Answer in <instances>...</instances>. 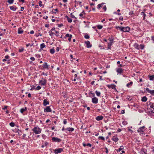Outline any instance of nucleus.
<instances>
[{
	"label": "nucleus",
	"mask_w": 154,
	"mask_h": 154,
	"mask_svg": "<svg viewBox=\"0 0 154 154\" xmlns=\"http://www.w3.org/2000/svg\"><path fill=\"white\" fill-rule=\"evenodd\" d=\"M32 131L35 134H38L41 133L42 130L38 127H35L32 129Z\"/></svg>",
	"instance_id": "1"
},
{
	"label": "nucleus",
	"mask_w": 154,
	"mask_h": 154,
	"mask_svg": "<svg viewBox=\"0 0 154 154\" xmlns=\"http://www.w3.org/2000/svg\"><path fill=\"white\" fill-rule=\"evenodd\" d=\"M134 48L137 49H143L144 48V45H143L140 44L139 45L137 43H135L134 45Z\"/></svg>",
	"instance_id": "2"
},
{
	"label": "nucleus",
	"mask_w": 154,
	"mask_h": 154,
	"mask_svg": "<svg viewBox=\"0 0 154 154\" xmlns=\"http://www.w3.org/2000/svg\"><path fill=\"white\" fill-rule=\"evenodd\" d=\"M149 105H150V107L151 108L149 113H151L152 115L154 116V103L150 102Z\"/></svg>",
	"instance_id": "3"
},
{
	"label": "nucleus",
	"mask_w": 154,
	"mask_h": 154,
	"mask_svg": "<svg viewBox=\"0 0 154 154\" xmlns=\"http://www.w3.org/2000/svg\"><path fill=\"white\" fill-rule=\"evenodd\" d=\"M145 127L142 126L140 128L137 130V131L140 133L141 134H144V131H145Z\"/></svg>",
	"instance_id": "4"
},
{
	"label": "nucleus",
	"mask_w": 154,
	"mask_h": 154,
	"mask_svg": "<svg viewBox=\"0 0 154 154\" xmlns=\"http://www.w3.org/2000/svg\"><path fill=\"white\" fill-rule=\"evenodd\" d=\"M51 140L52 142H54L59 143L61 141V139L56 137H53Z\"/></svg>",
	"instance_id": "5"
},
{
	"label": "nucleus",
	"mask_w": 154,
	"mask_h": 154,
	"mask_svg": "<svg viewBox=\"0 0 154 154\" xmlns=\"http://www.w3.org/2000/svg\"><path fill=\"white\" fill-rule=\"evenodd\" d=\"M46 107L44 109V112H51L52 111V110L50 108V106H46Z\"/></svg>",
	"instance_id": "6"
},
{
	"label": "nucleus",
	"mask_w": 154,
	"mask_h": 154,
	"mask_svg": "<svg viewBox=\"0 0 154 154\" xmlns=\"http://www.w3.org/2000/svg\"><path fill=\"white\" fill-rule=\"evenodd\" d=\"M42 69H49V65H48V63L46 62H44V64L42 65Z\"/></svg>",
	"instance_id": "7"
},
{
	"label": "nucleus",
	"mask_w": 154,
	"mask_h": 154,
	"mask_svg": "<svg viewBox=\"0 0 154 154\" xmlns=\"http://www.w3.org/2000/svg\"><path fill=\"white\" fill-rule=\"evenodd\" d=\"M107 86L109 88H111L112 89H114V91H117L116 88V85L114 84L107 85Z\"/></svg>",
	"instance_id": "8"
},
{
	"label": "nucleus",
	"mask_w": 154,
	"mask_h": 154,
	"mask_svg": "<svg viewBox=\"0 0 154 154\" xmlns=\"http://www.w3.org/2000/svg\"><path fill=\"white\" fill-rule=\"evenodd\" d=\"M63 151V149L62 148L56 149L54 150V152L55 154H57Z\"/></svg>",
	"instance_id": "9"
},
{
	"label": "nucleus",
	"mask_w": 154,
	"mask_h": 154,
	"mask_svg": "<svg viewBox=\"0 0 154 154\" xmlns=\"http://www.w3.org/2000/svg\"><path fill=\"white\" fill-rule=\"evenodd\" d=\"M98 99L96 97H94L92 99V102L94 104H97L98 102Z\"/></svg>",
	"instance_id": "10"
},
{
	"label": "nucleus",
	"mask_w": 154,
	"mask_h": 154,
	"mask_svg": "<svg viewBox=\"0 0 154 154\" xmlns=\"http://www.w3.org/2000/svg\"><path fill=\"white\" fill-rule=\"evenodd\" d=\"M123 32H129L130 30V28L128 26H126L125 27H123Z\"/></svg>",
	"instance_id": "11"
},
{
	"label": "nucleus",
	"mask_w": 154,
	"mask_h": 154,
	"mask_svg": "<svg viewBox=\"0 0 154 154\" xmlns=\"http://www.w3.org/2000/svg\"><path fill=\"white\" fill-rule=\"evenodd\" d=\"M49 104V102L46 99H45L43 100V105L44 106H46L48 105Z\"/></svg>",
	"instance_id": "12"
},
{
	"label": "nucleus",
	"mask_w": 154,
	"mask_h": 154,
	"mask_svg": "<svg viewBox=\"0 0 154 154\" xmlns=\"http://www.w3.org/2000/svg\"><path fill=\"white\" fill-rule=\"evenodd\" d=\"M47 81L45 79H44V80H41L39 81V83L41 84L42 85H45L46 84Z\"/></svg>",
	"instance_id": "13"
},
{
	"label": "nucleus",
	"mask_w": 154,
	"mask_h": 154,
	"mask_svg": "<svg viewBox=\"0 0 154 154\" xmlns=\"http://www.w3.org/2000/svg\"><path fill=\"white\" fill-rule=\"evenodd\" d=\"M85 43L86 45V47L87 48H90L91 47L92 45L91 44L90 42L89 41H86Z\"/></svg>",
	"instance_id": "14"
},
{
	"label": "nucleus",
	"mask_w": 154,
	"mask_h": 154,
	"mask_svg": "<svg viewBox=\"0 0 154 154\" xmlns=\"http://www.w3.org/2000/svg\"><path fill=\"white\" fill-rule=\"evenodd\" d=\"M103 118V117L102 116H97L96 117L95 119L97 121H100L102 120Z\"/></svg>",
	"instance_id": "15"
},
{
	"label": "nucleus",
	"mask_w": 154,
	"mask_h": 154,
	"mask_svg": "<svg viewBox=\"0 0 154 154\" xmlns=\"http://www.w3.org/2000/svg\"><path fill=\"white\" fill-rule=\"evenodd\" d=\"M112 140L115 142H117L119 140V139L117 137V135L116 136H113L112 138Z\"/></svg>",
	"instance_id": "16"
},
{
	"label": "nucleus",
	"mask_w": 154,
	"mask_h": 154,
	"mask_svg": "<svg viewBox=\"0 0 154 154\" xmlns=\"http://www.w3.org/2000/svg\"><path fill=\"white\" fill-rule=\"evenodd\" d=\"M9 8L11 10L14 11H15L17 9V8L16 7V6L14 5L10 6Z\"/></svg>",
	"instance_id": "17"
},
{
	"label": "nucleus",
	"mask_w": 154,
	"mask_h": 154,
	"mask_svg": "<svg viewBox=\"0 0 154 154\" xmlns=\"http://www.w3.org/2000/svg\"><path fill=\"white\" fill-rule=\"evenodd\" d=\"M46 46L45 44L44 43L41 44L40 45V51H42L43 50V48L45 47Z\"/></svg>",
	"instance_id": "18"
},
{
	"label": "nucleus",
	"mask_w": 154,
	"mask_h": 154,
	"mask_svg": "<svg viewBox=\"0 0 154 154\" xmlns=\"http://www.w3.org/2000/svg\"><path fill=\"white\" fill-rule=\"evenodd\" d=\"M23 31L21 27L19 28L18 29V33L19 34H22L23 33Z\"/></svg>",
	"instance_id": "19"
},
{
	"label": "nucleus",
	"mask_w": 154,
	"mask_h": 154,
	"mask_svg": "<svg viewBox=\"0 0 154 154\" xmlns=\"http://www.w3.org/2000/svg\"><path fill=\"white\" fill-rule=\"evenodd\" d=\"M147 150L144 149H142L140 151V152L142 154H147Z\"/></svg>",
	"instance_id": "20"
},
{
	"label": "nucleus",
	"mask_w": 154,
	"mask_h": 154,
	"mask_svg": "<svg viewBox=\"0 0 154 154\" xmlns=\"http://www.w3.org/2000/svg\"><path fill=\"white\" fill-rule=\"evenodd\" d=\"M116 72L120 74H121L123 72V70L121 68H119L117 69Z\"/></svg>",
	"instance_id": "21"
},
{
	"label": "nucleus",
	"mask_w": 154,
	"mask_h": 154,
	"mask_svg": "<svg viewBox=\"0 0 154 154\" xmlns=\"http://www.w3.org/2000/svg\"><path fill=\"white\" fill-rule=\"evenodd\" d=\"M74 128H67L65 129V130H68L69 131L72 132L74 131Z\"/></svg>",
	"instance_id": "22"
},
{
	"label": "nucleus",
	"mask_w": 154,
	"mask_h": 154,
	"mask_svg": "<svg viewBox=\"0 0 154 154\" xmlns=\"http://www.w3.org/2000/svg\"><path fill=\"white\" fill-rule=\"evenodd\" d=\"M116 29H119L121 31H122V32H123V27H122V26H116Z\"/></svg>",
	"instance_id": "23"
},
{
	"label": "nucleus",
	"mask_w": 154,
	"mask_h": 154,
	"mask_svg": "<svg viewBox=\"0 0 154 154\" xmlns=\"http://www.w3.org/2000/svg\"><path fill=\"white\" fill-rule=\"evenodd\" d=\"M13 131L15 133H18V134H19V131L21 132V131L18 128H15L13 129Z\"/></svg>",
	"instance_id": "24"
},
{
	"label": "nucleus",
	"mask_w": 154,
	"mask_h": 154,
	"mask_svg": "<svg viewBox=\"0 0 154 154\" xmlns=\"http://www.w3.org/2000/svg\"><path fill=\"white\" fill-rule=\"evenodd\" d=\"M141 15L143 16V20H144L145 19V17L146 16V14L144 13V12H142L141 13Z\"/></svg>",
	"instance_id": "25"
},
{
	"label": "nucleus",
	"mask_w": 154,
	"mask_h": 154,
	"mask_svg": "<svg viewBox=\"0 0 154 154\" xmlns=\"http://www.w3.org/2000/svg\"><path fill=\"white\" fill-rule=\"evenodd\" d=\"M27 110V108L26 107H25L24 108H22L20 109V112L21 113H23L24 111H26Z\"/></svg>",
	"instance_id": "26"
},
{
	"label": "nucleus",
	"mask_w": 154,
	"mask_h": 154,
	"mask_svg": "<svg viewBox=\"0 0 154 154\" xmlns=\"http://www.w3.org/2000/svg\"><path fill=\"white\" fill-rule=\"evenodd\" d=\"M147 100V98L146 97V96H144L143 97H142L141 99V100L143 102H146Z\"/></svg>",
	"instance_id": "27"
},
{
	"label": "nucleus",
	"mask_w": 154,
	"mask_h": 154,
	"mask_svg": "<svg viewBox=\"0 0 154 154\" xmlns=\"http://www.w3.org/2000/svg\"><path fill=\"white\" fill-rule=\"evenodd\" d=\"M66 18H67L68 22L71 23L72 22V19L71 18H69V17L67 16H66Z\"/></svg>",
	"instance_id": "28"
},
{
	"label": "nucleus",
	"mask_w": 154,
	"mask_h": 154,
	"mask_svg": "<svg viewBox=\"0 0 154 154\" xmlns=\"http://www.w3.org/2000/svg\"><path fill=\"white\" fill-rule=\"evenodd\" d=\"M133 84L132 82H131L127 84L126 85V86L128 88H130V86H131Z\"/></svg>",
	"instance_id": "29"
},
{
	"label": "nucleus",
	"mask_w": 154,
	"mask_h": 154,
	"mask_svg": "<svg viewBox=\"0 0 154 154\" xmlns=\"http://www.w3.org/2000/svg\"><path fill=\"white\" fill-rule=\"evenodd\" d=\"M50 52L51 54H54L55 51V50L54 49V48H53L52 49H51L50 50Z\"/></svg>",
	"instance_id": "30"
},
{
	"label": "nucleus",
	"mask_w": 154,
	"mask_h": 154,
	"mask_svg": "<svg viewBox=\"0 0 154 154\" xmlns=\"http://www.w3.org/2000/svg\"><path fill=\"white\" fill-rule=\"evenodd\" d=\"M95 92L97 96L99 97L100 96V92L98 91H96Z\"/></svg>",
	"instance_id": "31"
},
{
	"label": "nucleus",
	"mask_w": 154,
	"mask_h": 154,
	"mask_svg": "<svg viewBox=\"0 0 154 154\" xmlns=\"http://www.w3.org/2000/svg\"><path fill=\"white\" fill-rule=\"evenodd\" d=\"M149 79L150 80H154V75H149Z\"/></svg>",
	"instance_id": "32"
},
{
	"label": "nucleus",
	"mask_w": 154,
	"mask_h": 154,
	"mask_svg": "<svg viewBox=\"0 0 154 154\" xmlns=\"http://www.w3.org/2000/svg\"><path fill=\"white\" fill-rule=\"evenodd\" d=\"M14 0H8L7 2H8L9 4H11L13 3Z\"/></svg>",
	"instance_id": "33"
},
{
	"label": "nucleus",
	"mask_w": 154,
	"mask_h": 154,
	"mask_svg": "<svg viewBox=\"0 0 154 154\" xmlns=\"http://www.w3.org/2000/svg\"><path fill=\"white\" fill-rule=\"evenodd\" d=\"M84 37L86 39H88L90 38V36L88 34H86L85 35Z\"/></svg>",
	"instance_id": "34"
},
{
	"label": "nucleus",
	"mask_w": 154,
	"mask_h": 154,
	"mask_svg": "<svg viewBox=\"0 0 154 154\" xmlns=\"http://www.w3.org/2000/svg\"><path fill=\"white\" fill-rule=\"evenodd\" d=\"M109 42L113 43L114 40V38H109Z\"/></svg>",
	"instance_id": "35"
},
{
	"label": "nucleus",
	"mask_w": 154,
	"mask_h": 154,
	"mask_svg": "<svg viewBox=\"0 0 154 154\" xmlns=\"http://www.w3.org/2000/svg\"><path fill=\"white\" fill-rule=\"evenodd\" d=\"M89 95H91V96L92 97H94L95 96V94H94V93H93V92L92 91H91L89 92Z\"/></svg>",
	"instance_id": "36"
},
{
	"label": "nucleus",
	"mask_w": 154,
	"mask_h": 154,
	"mask_svg": "<svg viewBox=\"0 0 154 154\" xmlns=\"http://www.w3.org/2000/svg\"><path fill=\"white\" fill-rule=\"evenodd\" d=\"M97 27L98 29H101L103 28V26L100 25H98L97 26Z\"/></svg>",
	"instance_id": "37"
},
{
	"label": "nucleus",
	"mask_w": 154,
	"mask_h": 154,
	"mask_svg": "<svg viewBox=\"0 0 154 154\" xmlns=\"http://www.w3.org/2000/svg\"><path fill=\"white\" fill-rule=\"evenodd\" d=\"M41 88V86H38L37 87L35 88V90H38L40 89Z\"/></svg>",
	"instance_id": "38"
},
{
	"label": "nucleus",
	"mask_w": 154,
	"mask_h": 154,
	"mask_svg": "<svg viewBox=\"0 0 154 154\" xmlns=\"http://www.w3.org/2000/svg\"><path fill=\"white\" fill-rule=\"evenodd\" d=\"M149 93H150L151 95H154V90H150V91L149 92Z\"/></svg>",
	"instance_id": "39"
},
{
	"label": "nucleus",
	"mask_w": 154,
	"mask_h": 154,
	"mask_svg": "<svg viewBox=\"0 0 154 154\" xmlns=\"http://www.w3.org/2000/svg\"><path fill=\"white\" fill-rule=\"evenodd\" d=\"M49 35L51 36H52L54 34V33L52 32V31L51 30L49 31Z\"/></svg>",
	"instance_id": "40"
},
{
	"label": "nucleus",
	"mask_w": 154,
	"mask_h": 154,
	"mask_svg": "<svg viewBox=\"0 0 154 154\" xmlns=\"http://www.w3.org/2000/svg\"><path fill=\"white\" fill-rule=\"evenodd\" d=\"M122 124L123 125H126L128 124V122L127 121H123L122 122Z\"/></svg>",
	"instance_id": "41"
},
{
	"label": "nucleus",
	"mask_w": 154,
	"mask_h": 154,
	"mask_svg": "<svg viewBox=\"0 0 154 154\" xmlns=\"http://www.w3.org/2000/svg\"><path fill=\"white\" fill-rule=\"evenodd\" d=\"M9 125L11 126L12 127H14L15 125L14 123L12 122L10 123Z\"/></svg>",
	"instance_id": "42"
},
{
	"label": "nucleus",
	"mask_w": 154,
	"mask_h": 154,
	"mask_svg": "<svg viewBox=\"0 0 154 154\" xmlns=\"http://www.w3.org/2000/svg\"><path fill=\"white\" fill-rule=\"evenodd\" d=\"M98 139H101V140H105V138H104V137H102V136H99L98 137Z\"/></svg>",
	"instance_id": "43"
},
{
	"label": "nucleus",
	"mask_w": 154,
	"mask_h": 154,
	"mask_svg": "<svg viewBox=\"0 0 154 154\" xmlns=\"http://www.w3.org/2000/svg\"><path fill=\"white\" fill-rule=\"evenodd\" d=\"M24 50V49L23 48H22L21 49H19V51L20 52H23V51Z\"/></svg>",
	"instance_id": "44"
},
{
	"label": "nucleus",
	"mask_w": 154,
	"mask_h": 154,
	"mask_svg": "<svg viewBox=\"0 0 154 154\" xmlns=\"http://www.w3.org/2000/svg\"><path fill=\"white\" fill-rule=\"evenodd\" d=\"M124 147L123 146H121L120 148L119 149V151H120L122 150L123 149Z\"/></svg>",
	"instance_id": "45"
},
{
	"label": "nucleus",
	"mask_w": 154,
	"mask_h": 154,
	"mask_svg": "<svg viewBox=\"0 0 154 154\" xmlns=\"http://www.w3.org/2000/svg\"><path fill=\"white\" fill-rule=\"evenodd\" d=\"M70 15L71 16V17L72 18H74L75 19H77V18L72 13L70 14Z\"/></svg>",
	"instance_id": "46"
},
{
	"label": "nucleus",
	"mask_w": 154,
	"mask_h": 154,
	"mask_svg": "<svg viewBox=\"0 0 154 154\" xmlns=\"http://www.w3.org/2000/svg\"><path fill=\"white\" fill-rule=\"evenodd\" d=\"M102 7V5L100 4H99L97 7V8L98 9L100 8H101Z\"/></svg>",
	"instance_id": "47"
},
{
	"label": "nucleus",
	"mask_w": 154,
	"mask_h": 154,
	"mask_svg": "<svg viewBox=\"0 0 154 154\" xmlns=\"http://www.w3.org/2000/svg\"><path fill=\"white\" fill-rule=\"evenodd\" d=\"M42 2L41 1H39L38 2V4H39V6L40 7H42V6L43 5H42Z\"/></svg>",
	"instance_id": "48"
},
{
	"label": "nucleus",
	"mask_w": 154,
	"mask_h": 154,
	"mask_svg": "<svg viewBox=\"0 0 154 154\" xmlns=\"http://www.w3.org/2000/svg\"><path fill=\"white\" fill-rule=\"evenodd\" d=\"M128 131L130 132L131 133H132L133 132V131L129 128H128Z\"/></svg>",
	"instance_id": "49"
},
{
	"label": "nucleus",
	"mask_w": 154,
	"mask_h": 154,
	"mask_svg": "<svg viewBox=\"0 0 154 154\" xmlns=\"http://www.w3.org/2000/svg\"><path fill=\"white\" fill-rule=\"evenodd\" d=\"M39 35L41 36L42 35V34L40 33H39L38 34H35V36L36 37H38Z\"/></svg>",
	"instance_id": "50"
},
{
	"label": "nucleus",
	"mask_w": 154,
	"mask_h": 154,
	"mask_svg": "<svg viewBox=\"0 0 154 154\" xmlns=\"http://www.w3.org/2000/svg\"><path fill=\"white\" fill-rule=\"evenodd\" d=\"M134 14V13H133V11H130L129 13V14L130 15H132L133 14Z\"/></svg>",
	"instance_id": "51"
},
{
	"label": "nucleus",
	"mask_w": 154,
	"mask_h": 154,
	"mask_svg": "<svg viewBox=\"0 0 154 154\" xmlns=\"http://www.w3.org/2000/svg\"><path fill=\"white\" fill-rule=\"evenodd\" d=\"M70 35L69 34H66L65 35V37H70Z\"/></svg>",
	"instance_id": "52"
},
{
	"label": "nucleus",
	"mask_w": 154,
	"mask_h": 154,
	"mask_svg": "<svg viewBox=\"0 0 154 154\" xmlns=\"http://www.w3.org/2000/svg\"><path fill=\"white\" fill-rule=\"evenodd\" d=\"M72 35H70V37H69V38L68 39V40L70 42L71 40V39L72 38Z\"/></svg>",
	"instance_id": "53"
},
{
	"label": "nucleus",
	"mask_w": 154,
	"mask_h": 154,
	"mask_svg": "<svg viewBox=\"0 0 154 154\" xmlns=\"http://www.w3.org/2000/svg\"><path fill=\"white\" fill-rule=\"evenodd\" d=\"M57 25L59 27H60L63 26V25L62 24H58Z\"/></svg>",
	"instance_id": "54"
},
{
	"label": "nucleus",
	"mask_w": 154,
	"mask_h": 154,
	"mask_svg": "<svg viewBox=\"0 0 154 154\" xmlns=\"http://www.w3.org/2000/svg\"><path fill=\"white\" fill-rule=\"evenodd\" d=\"M67 122L66 120L65 119L63 120V123L64 124H66L67 123Z\"/></svg>",
	"instance_id": "55"
},
{
	"label": "nucleus",
	"mask_w": 154,
	"mask_h": 154,
	"mask_svg": "<svg viewBox=\"0 0 154 154\" xmlns=\"http://www.w3.org/2000/svg\"><path fill=\"white\" fill-rule=\"evenodd\" d=\"M35 86L33 85L32 86V87L30 89V90L32 91V90H33L34 89H35Z\"/></svg>",
	"instance_id": "56"
},
{
	"label": "nucleus",
	"mask_w": 154,
	"mask_h": 154,
	"mask_svg": "<svg viewBox=\"0 0 154 154\" xmlns=\"http://www.w3.org/2000/svg\"><path fill=\"white\" fill-rule=\"evenodd\" d=\"M8 107V106H4V107L2 108V109L4 110H5Z\"/></svg>",
	"instance_id": "57"
},
{
	"label": "nucleus",
	"mask_w": 154,
	"mask_h": 154,
	"mask_svg": "<svg viewBox=\"0 0 154 154\" xmlns=\"http://www.w3.org/2000/svg\"><path fill=\"white\" fill-rule=\"evenodd\" d=\"M103 9L104 10V11H105L106 10V6H104L103 7Z\"/></svg>",
	"instance_id": "58"
},
{
	"label": "nucleus",
	"mask_w": 154,
	"mask_h": 154,
	"mask_svg": "<svg viewBox=\"0 0 154 154\" xmlns=\"http://www.w3.org/2000/svg\"><path fill=\"white\" fill-rule=\"evenodd\" d=\"M30 59L32 61H34L35 60V58L33 57H31Z\"/></svg>",
	"instance_id": "59"
},
{
	"label": "nucleus",
	"mask_w": 154,
	"mask_h": 154,
	"mask_svg": "<svg viewBox=\"0 0 154 154\" xmlns=\"http://www.w3.org/2000/svg\"><path fill=\"white\" fill-rule=\"evenodd\" d=\"M113 43L110 42H108V45H109V46H112V45Z\"/></svg>",
	"instance_id": "60"
},
{
	"label": "nucleus",
	"mask_w": 154,
	"mask_h": 154,
	"mask_svg": "<svg viewBox=\"0 0 154 154\" xmlns=\"http://www.w3.org/2000/svg\"><path fill=\"white\" fill-rule=\"evenodd\" d=\"M121 131V129L120 128H118L117 130V131L116 132L117 133L120 132Z\"/></svg>",
	"instance_id": "61"
},
{
	"label": "nucleus",
	"mask_w": 154,
	"mask_h": 154,
	"mask_svg": "<svg viewBox=\"0 0 154 154\" xmlns=\"http://www.w3.org/2000/svg\"><path fill=\"white\" fill-rule=\"evenodd\" d=\"M5 58L6 59H8L9 58V56L8 55H7L5 56Z\"/></svg>",
	"instance_id": "62"
},
{
	"label": "nucleus",
	"mask_w": 154,
	"mask_h": 154,
	"mask_svg": "<svg viewBox=\"0 0 154 154\" xmlns=\"http://www.w3.org/2000/svg\"><path fill=\"white\" fill-rule=\"evenodd\" d=\"M48 18L47 16H44L43 17V18L45 20H47Z\"/></svg>",
	"instance_id": "63"
},
{
	"label": "nucleus",
	"mask_w": 154,
	"mask_h": 154,
	"mask_svg": "<svg viewBox=\"0 0 154 154\" xmlns=\"http://www.w3.org/2000/svg\"><path fill=\"white\" fill-rule=\"evenodd\" d=\"M125 113V111L124 110H122L121 111V113L122 114H123Z\"/></svg>",
	"instance_id": "64"
}]
</instances>
